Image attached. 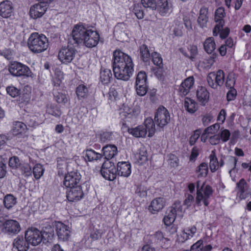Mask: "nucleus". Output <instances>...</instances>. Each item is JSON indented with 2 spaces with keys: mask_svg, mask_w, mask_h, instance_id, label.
I'll use <instances>...</instances> for the list:
<instances>
[{
  "mask_svg": "<svg viewBox=\"0 0 251 251\" xmlns=\"http://www.w3.org/2000/svg\"><path fill=\"white\" fill-rule=\"evenodd\" d=\"M19 168L20 169L22 175L25 176V177H28L31 175V167L28 164L23 163Z\"/></svg>",
  "mask_w": 251,
  "mask_h": 251,
  "instance_id": "37998d69",
  "label": "nucleus"
},
{
  "mask_svg": "<svg viewBox=\"0 0 251 251\" xmlns=\"http://www.w3.org/2000/svg\"><path fill=\"white\" fill-rule=\"evenodd\" d=\"M47 112L55 117H59L62 114V112L57 105H50L47 109Z\"/></svg>",
  "mask_w": 251,
  "mask_h": 251,
  "instance_id": "c03bdc74",
  "label": "nucleus"
},
{
  "mask_svg": "<svg viewBox=\"0 0 251 251\" xmlns=\"http://www.w3.org/2000/svg\"><path fill=\"white\" fill-rule=\"evenodd\" d=\"M202 249L203 241L200 240L191 246V250L189 251H202Z\"/></svg>",
  "mask_w": 251,
  "mask_h": 251,
  "instance_id": "774afa93",
  "label": "nucleus"
},
{
  "mask_svg": "<svg viewBox=\"0 0 251 251\" xmlns=\"http://www.w3.org/2000/svg\"><path fill=\"white\" fill-rule=\"evenodd\" d=\"M85 157L89 161L100 160L102 158V153L96 152L93 150H86L85 151Z\"/></svg>",
  "mask_w": 251,
  "mask_h": 251,
  "instance_id": "f704fd0d",
  "label": "nucleus"
},
{
  "mask_svg": "<svg viewBox=\"0 0 251 251\" xmlns=\"http://www.w3.org/2000/svg\"><path fill=\"white\" fill-rule=\"evenodd\" d=\"M44 169L43 166L40 164H37L33 169V174L36 179H39L43 175Z\"/></svg>",
  "mask_w": 251,
  "mask_h": 251,
  "instance_id": "8fccbe9b",
  "label": "nucleus"
},
{
  "mask_svg": "<svg viewBox=\"0 0 251 251\" xmlns=\"http://www.w3.org/2000/svg\"><path fill=\"white\" fill-rule=\"evenodd\" d=\"M76 50L72 47H63L58 53V58L62 63L68 64L75 58Z\"/></svg>",
  "mask_w": 251,
  "mask_h": 251,
  "instance_id": "39448f33",
  "label": "nucleus"
},
{
  "mask_svg": "<svg viewBox=\"0 0 251 251\" xmlns=\"http://www.w3.org/2000/svg\"><path fill=\"white\" fill-rule=\"evenodd\" d=\"M54 225L58 240L63 242L68 241L70 237V227L59 221L54 222Z\"/></svg>",
  "mask_w": 251,
  "mask_h": 251,
  "instance_id": "0eeeda50",
  "label": "nucleus"
},
{
  "mask_svg": "<svg viewBox=\"0 0 251 251\" xmlns=\"http://www.w3.org/2000/svg\"><path fill=\"white\" fill-rule=\"evenodd\" d=\"M112 75L110 70L107 69H101L100 73V80L103 84H108L110 82Z\"/></svg>",
  "mask_w": 251,
  "mask_h": 251,
  "instance_id": "473e14b6",
  "label": "nucleus"
},
{
  "mask_svg": "<svg viewBox=\"0 0 251 251\" xmlns=\"http://www.w3.org/2000/svg\"><path fill=\"white\" fill-rule=\"evenodd\" d=\"M25 236L29 244L34 246L39 245L43 241L41 232L35 227L28 228L25 233Z\"/></svg>",
  "mask_w": 251,
  "mask_h": 251,
  "instance_id": "423d86ee",
  "label": "nucleus"
},
{
  "mask_svg": "<svg viewBox=\"0 0 251 251\" xmlns=\"http://www.w3.org/2000/svg\"><path fill=\"white\" fill-rule=\"evenodd\" d=\"M237 162V158L235 157L229 156L227 158V162L226 163V165L228 166L229 168H231V169L229 171V174L231 175V173L233 171L236 166V164Z\"/></svg>",
  "mask_w": 251,
  "mask_h": 251,
  "instance_id": "de8ad7c7",
  "label": "nucleus"
},
{
  "mask_svg": "<svg viewBox=\"0 0 251 251\" xmlns=\"http://www.w3.org/2000/svg\"><path fill=\"white\" fill-rule=\"evenodd\" d=\"M147 75L145 72L140 71L138 73L136 79V84H147Z\"/></svg>",
  "mask_w": 251,
  "mask_h": 251,
  "instance_id": "603ef678",
  "label": "nucleus"
},
{
  "mask_svg": "<svg viewBox=\"0 0 251 251\" xmlns=\"http://www.w3.org/2000/svg\"><path fill=\"white\" fill-rule=\"evenodd\" d=\"M111 163L110 162H104L102 165L100 170V173L102 176L106 179L109 180H113L116 178L117 170L114 166L108 167V164Z\"/></svg>",
  "mask_w": 251,
  "mask_h": 251,
  "instance_id": "f8f14e48",
  "label": "nucleus"
},
{
  "mask_svg": "<svg viewBox=\"0 0 251 251\" xmlns=\"http://www.w3.org/2000/svg\"><path fill=\"white\" fill-rule=\"evenodd\" d=\"M128 132L136 138H144L146 136L145 126L139 125L134 128L127 127Z\"/></svg>",
  "mask_w": 251,
  "mask_h": 251,
  "instance_id": "b1692460",
  "label": "nucleus"
},
{
  "mask_svg": "<svg viewBox=\"0 0 251 251\" xmlns=\"http://www.w3.org/2000/svg\"><path fill=\"white\" fill-rule=\"evenodd\" d=\"M137 162L139 165H143L148 161L147 151L144 147L141 148L139 152L135 155Z\"/></svg>",
  "mask_w": 251,
  "mask_h": 251,
  "instance_id": "7c9ffc66",
  "label": "nucleus"
},
{
  "mask_svg": "<svg viewBox=\"0 0 251 251\" xmlns=\"http://www.w3.org/2000/svg\"><path fill=\"white\" fill-rule=\"evenodd\" d=\"M3 229L9 235L18 234L21 230L18 222L14 220H7L3 224Z\"/></svg>",
  "mask_w": 251,
  "mask_h": 251,
  "instance_id": "9b49d317",
  "label": "nucleus"
},
{
  "mask_svg": "<svg viewBox=\"0 0 251 251\" xmlns=\"http://www.w3.org/2000/svg\"><path fill=\"white\" fill-rule=\"evenodd\" d=\"M208 9L205 7H202L200 11V15L198 18V23L201 27L206 26L208 22V17L207 16Z\"/></svg>",
  "mask_w": 251,
  "mask_h": 251,
  "instance_id": "a878e982",
  "label": "nucleus"
},
{
  "mask_svg": "<svg viewBox=\"0 0 251 251\" xmlns=\"http://www.w3.org/2000/svg\"><path fill=\"white\" fill-rule=\"evenodd\" d=\"M29 242L23 236L18 235L13 242V248L18 251H27L29 249Z\"/></svg>",
  "mask_w": 251,
  "mask_h": 251,
  "instance_id": "6ab92c4d",
  "label": "nucleus"
},
{
  "mask_svg": "<svg viewBox=\"0 0 251 251\" xmlns=\"http://www.w3.org/2000/svg\"><path fill=\"white\" fill-rule=\"evenodd\" d=\"M198 100L202 105H205L209 99V93L205 87L198 86L196 90Z\"/></svg>",
  "mask_w": 251,
  "mask_h": 251,
  "instance_id": "aec40b11",
  "label": "nucleus"
},
{
  "mask_svg": "<svg viewBox=\"0 0 251 251\" xmlns=\"http://www.w3.org/2000/svg\"><path fill=\"white\" fill-rule=\"evenodd\" d=\"M57 76L52 78V83L54 87H59L62 81L63 77V73L61 72H58L56 74Z\"/></svg>",
  "mask_w": 251,
  "mask_h": 251,
  "instance_id": "052dcab7",
  "label": "nucleus"
},
{
  "mask_svg": "<svg viewBox=\"0 0 251 251\" xmlns=\"http://www.w3.org/2000/svg\"><path fill=\"white\" fill-rule=\"evenodd\" d=\"M8 70L11 75L16 77H32L33 75L27 66L17 61L10 64Z\"/></svg>",
  "mask_w": 251,
  "mask_h": 251,
  "instance_id": "7ed1b4c3",
  "label": "nucleus"
},
{
  "mask_svg": "<svg viewBox=\"0 0 251 251\" xmlns=\"http://www.w3.org/2000/svg\"><path fill=\"white\" fill-rule=\"evenodd\" d=\"M39 113L25 115L24 117V120L27 126L35 127L43 123V120L41 119Z\"/></svg>",
  "mask_w": 251,
  "mask_h": 251,
  "instance_id": "f3484780",
  "label": "nucleus"
},
{
  "mask_svg": "<svg viewBox=\"0 0 251 251\" xmlns=\"http://www.w3.org/2000/svg\"><path fill=\"white\" fill-rule=\"evenodd\" d=\"M89 30L82 25L78 24L75 25L72 32V36L74 41L73 44L78 45L82 44L85 35Z\"/></svg>",
  "mask_w": 251,
  "mask_h": 251,
  "instance_id": "6e6552de",
  "label": "nucleus"
},
{
  "mask_svg": "<svg viewBox=\"0 0 251 251\" xmlns=\"http://www.w3.org/2000/svg\"><path fill=\"white\" fill-rule=\"evenodd\" d=\"M139 50L141 59L144 62H148L151 56V54L148 46L145 44H142L140 47Z\"/></svg>",
  "mask_w": 251,
  "mask_h": 251,
  "instance_id": "e433bc0d",
  "label": "nucleus"
},
{
  "mask_svg": "<svg viewBox=\"0 0 251 251\" xmlns=\"http://www.w3.org/2000/svg\"><path fill=\"white\" fill-rule=\"evenodd\" d=\"M27 129V126L25 122L23 123L19 121H16L14 124L12 128L13 133L14 135H18L25 132Z\"/></svg>",
  "mask_w": 251,
  "mask_h": 251,
  "instance_id": "72a5a7b5",
  "label": "nucleus"
},
{
  "mask_svg": "<svg viewBox=\"0 0 251 251\" xmlns=\"http://www.w3.org/2000/svg\"><path fill=\"white\" fill-rule=\"evenodd\" d=\"M225 75L223 71L219 70L217 71L216 74H215V80L216 83L218 86H222L224 83Z\"/></svg>",
  "mask_w": 251,
  "mask_h": 251,
  "instance_id": "49530a36",
  "label": "nucleus"
},
{
  "mask_svg": "<svg viewBox=\"0 0 251 251\" xmlns=\"http://www.w3.org/2000/svg\"><path fill=\"white\" fill-rule=\"evenodd\" d=\"M6 91L12 97L15 98L20 95V90L14 86H8Z\"/></svg>",
  "mask_w": 251,
  "mask_h": 251,
  "instance_id": "69168bd1",
  "label": "nucleus"
},
{
  "mask_svg": "<svg viewBox=\"0 0 251 251\" xmlns=\"http://www.w3.org/2000/svg\"><path fill=\"white\" fill-rule=\"evenodd\" d=\"M214 79H215V73H210L207 77V80L208 82V83L211 88L214 89H217V85L215 82H214Z\"/></svg>",
  "mask_w": 251,
  "mask_h": 251,
  "instance_id": "338daca9",
  "label": "nucleus"
},
{
  "mask_svg": "<svg viewBox=\"0 0 251 251\" xmlns=\"http://www.w3.org/2000/svg\"><path fill=\"white\" fill-rule=\"evenodd\" d=\"M217 23V24L215 26L213 30V34L215 36H217L221 29H223V27L225 25L224 20L215 21Z\"/></svg>",
  "mask_w": 251,
  "mask_h": 251,
  "instance_id": "13d9d810",
  "label": "nucleus"
},
{
  "mask_svg": "<svg viewBox=\"0 0 251 251\" xmlns=\"http://www.w3.org/2000/svg\"><path fill=\"white\" fill-rule=\"evenodd\" d=\"M166 201L163 197H158L152 200L149 206V210L153 214H157L165 207Z\"/></svg>",
  "mask_w": 251,
  "mask_h": 251,
  "instance_id": "4468645a",
  "label": "nucleus"
},
{
  "mask_svg": "<svg viewBox=\"0 0 251 251\" xmlns=\"http://www.w3.org/2000/svg\"><path fill=\"white\" fill-rule=\"evenodd\" d=\"M152 71L153 72L154 75L158 79L160 80L163 79V73L164 72L163 66H159L158 68H153L152 69Z\"/></svg>",
  "mask_w": 251,
  "mask_h": 251,
  "instance_id": "5fc2aeb1",
  "label": "nucleus"
},
{
  "mask_svg": "<svg viewBox=\"0 0 251 251\" xmlns=\"http://www.w3.org/2000/svg\"><path fill=\"white\" fill-rule=\"evenodd\" d=\"M47 9V4L40 2L32 6L30 8L29 15L34 19L41 17Z\"/></svg>",
  "mask_w": 251,
  "mask_h": 251,
  "instance_id": "2eb2a0df",
  "label": "nucleus"
},
{
  "mask_svg": "<svg viewBox=\"0 0 251 251\" xmlns=\"http://www.w3.org/2000/svg\"><path fill=\"white\" fill-rule=\"evenodd\" d=\"M168 211L172 213L175 214L176 216L177 215H179L182 213L184 211L179 201H175L172 206L169 207L168 209Z\"/></svg>",
  "mask_w": 251,
  "mask_h": 251,
  "instance_id": "c9c22d12",
  "label": "nucleus"
},
{
  "mask_svg": "<svg viewBox=\"0 0 251 251\" xmlns=\"http://www.w3.org/2000/svg\"><path fill=\"white\" fill-rule=\"evenodd\" d=\"M55 100L59 103L65 104L68 101V99L65 94L57 93L54 95Z\"/></svg>",
  "mask_w": 251,
  "mask_h": 251,
  "instance_id": "6e6d98bb",
  "label": "nucleus"
},
{
  "mask_svg": "<svg viewBox=\"0 0 251 251\" xmlns=\"http://www.w3.org/2000/svg\"><path fill=\"white\" fill-rule=\"evenodd\" d=\"M208 172L207 164L204 162L201 163L196 170V172L198 173V177H205L207 176Z\"/></svg>",
  "mask_w": 251,
  "mask_h": 251,
  "instance_id": "a19ab883",
  "label": "nucleus"
},
{
  "mask_svg": "<svg viewBox=\"0 0 251 251\" xmlns=\"http://www.w3.org/2000/svg\"><path fill=\"white\" fill-rule=\"evenodd\" d=\"M83 197L80 185H76L70 188L67 192V198L69 201L76 202L81 200Z\"/></svg>",
  "mask_w": 251,
  "mask_h": 251,
  "instance_id": "ddd939ff",
  "label": "nucleus"
},
{
  "mask_svg": "<svg viewBox=\"0 0 251 251\" xmlns=\"http://www.w3.org/2000/svg\"><path fill=\"white\" fill-rule=\"evenodd\" d=\"M99 40V33L96 31L89 29L85 35L82 44L87 48H93L98 44Z\"/></svg>",
  "mask_w": 251,
  "mask_h": 251,
  "instance_id": "9d476101",
  "label": "nucleus"
},
{
  "mask_svg": "<svg viewBox=\"0 0 251 251\" xmlns=\"http://www.w3.org/2000/svg\"><path fill=\"white\" fill-rule=\"evenodd\" d=\"M119 176L128 177L131 174V165L128 162H119L116 169Z\"/></svg>",
  "mask_w": 251,
  "mask_h": 251,
  "instance_id": "4be33fe9",
  "label": "nucleus"
},
{
  "mask_svg": "<svg viewBox=\"0 0 251 251\" xmlns=\"http://www.w3.org/2000/svg\"><path fill=\"white\" fill-rule=\"evenodd\" d=\"M237 187L239 189L240 196L243 194L246 191L248 187V184L244 178H242L236 184Z\"/></svg>",
  "mask_w": 251,
  "mask_h": 251,
  "instance_id": "4d7b16f0",
  "label": "nucleus"
},
{
  "mask_svg": "<svg viewBox=\"0 0 251 251\" xmlns=\"http://www.w3.org/2000/svg\"><path fill=\"white\" fill-rule=\"evenodd\" d=\"M57 167L58 169V174L59 176H62L66 173V170L67 168V162L62 158H57Z\"/></svg>",
  "mask_w": 251,
  "mask_h": 251,
  "instance_id": "58836bf2",
  "label": "nucleus"
},
{
  "mask_svg": "<svg viewBox=\"0 0 251 251\" xmlns=\"http://www.w3.org/2000/svg\"><path fill=\"white\" fill-rule=\"evenodd\" d=\"M27 45L32 52L38 53L48 49L49 42L47 38L44 35L33 33L28 38Z\"/></svg>",
  "mask_w": 251,
  "mask_h": 251,
  "instance_id": "f03ea898",
  "label": "nucleus"
},
{
  "mask_svg": "<svg viewBox=\"0 0 251 251\" xmlns=\"http://www.w3.org/2000/svg\"><path fill=\"white\" fill-rule=\"evenodd\" d=\"M141 3L145 7L150 8L152 10L156 9V3L155 0H141Z\"/></svg>",
  "mask_w": 251,
  "mask_h": 251,
  "instance_id": "e2e57ef3",
  "label": "nucleus"
},
{
  "mask_svg": "<svg viewBox=\"0 0 251 251\" xmlns=\"http://www.w3.org/2000/svg\"><path fill=\"white\" fill-rule=\"evenodd\" d=\"M76 94L78 99H84L86 98L88 93L87 87L84 84L78 85L76 89Z\"/></svg>",
  "mask_w": 251,
  "mask_h": 251,
  "instance_id": "ea45409f",
  "label": "nucleus"
},
{
  "mask_svg": "<svg viewBox=\"0 0 251 251\" xmlns=\"http://www.w3.org/2000/svg\"><path fill=\"white\" fill-rule=\"evenodd\" d=\"M22 164V163L17 156L9 157V166L10 168L16 169L20 168Z\"/></svg>",
  "mask_w": 251,
  "mask_h": 251,
  "instance_id": "79ce46f5",
  "label": "nucleus"
},
{
  "mask_svg": "<svg viewBox=\"0 0 251 251\" xmlns=\"http://www.w3.org/2000/svg\"><path fill=\"white\" fill-rule=\"evenodd\" d=\"M113 71L118 79L127 81L133 72L134 64L131 57L120 50L113 52Z\"/></svg>",
  "mask_w": 251,
  "mask_h": 251,
  "instance_id": "f257e3e1",
  "label": "nucleus"
},
{
  "mask_svg": "<svg viewBox=\"0 0 251 251\" xmlns=\"http://www.w3.org/2000/svg\"><path fill=\"white\" fill-rule=\"evenodd\" d=\"M213 192V190L210 185H206L204 186L202 190L201 191L202 198L199 199V201H198L197 196L196 198V204L200 206L201 205V201H202L204 205L207 206L209 204V199L212 196Z\"/></svg>",
  "mask_w": 251,
  "mask_h": 251,
  "instance_id": "dca6fc26",
  "label": "nucleus"
},
{
  "mask_svg": "<svg viewBox=\"0 0 251 251\" xmlns=\"http://www.w3.org/2000/svg\"><path fill=\"white\" fill-rule=\"evenodd\" d=\"M166 214L163 219V222L166 226H169L175 221L176 216L175 214L168 211V210L166 211Z\"/></svg>",
  "mask_w": 251,
  "mask_h": 251,
  "instance_id": "a18cd8bd",
  "label": "nucleus"
},
{
  "mask_svg": "<svg viewBox=\"0 0 251 251\" xmlns=\"http://www.w3.org/2000/svg\"><path fill=\"white\" fill-rule=\"evenodd\" d=\"M42 237L44 243L49 242L51 240L54 236L53 228L50 225H48L43 227L41 231Z\"/></svg>",
  "mask_w": 251,
  "mask_h": 251,
  "instance_id": "393cba45",
  "label": "nucleus"
},
{
  "mask_svg": "<svg viewBox=\"0 0 251 251\" xmlns=\"http://www.w3.org/2000/svg\"><path fill=\"white\" fill-rule=\"evenodd\" d=\"M209 158L210 169L212 172H215L218 169L219 167V162L216 156L215 150L211 151V153L209 156Z\"/></svg>",
  "mask_w": 251,
  "mask_h": 251,
  "instance_id": "4c0bfd02",
  "label": "nucleus"
},
{
  "mask_svg": "<svg viewBox=\"0 0 251 251\" xmlns=\"http://www.w3.org/2000/svg\"><path fill=\"white\" fill-rule=\"evenodd\" d=\"M13 12L12 2L5 0L0 3V15L4 18L10 17Z\"/></svg>",
  "mask_w": 251,
  "mask_h": 251,
  "instance_id": "412c9836",
  "label": "nucleus"
},
{
  "mask_svg": "<svg viewBox=\"0 0 251 251\" xmlns=\"http://www.w3.org/2000/svg\"><path fill=\"white\" fill-rule=\"evenodd\" d=\"M154 119L157 126L162 128L170 122V115L168 110L161 105L156 110Z\"/></svg>",
  "mask_w": 251,
  "mask_h": 251,
  "instance_id": "20e7f679",
  "label": "nucleus"
},
{
  "mask_svg": "<svg viewBox=\"0 0 251 251\" xmlns=\"http://www.w3.org/2000/svg\"><path fill=\"white\" fill-rule=\"evenodd\" d=\"M220 135V140L223 142H227L230 136V132L227 129H224L218 134Z\"/></svg>",
  "mask_w": 251,
  "mask_h": 251,
  "instance_id": "0e129e2a",
  "label": "nucleus"
},
{
  "mask_svg": "<svg viewBox=\"0 0 251 251\" xmlns=\"http://www.w3.org/2000/svg\"><path fill=\"white\" fill-rule=\"evenodd\" d=\"M10 152L7 151L3 155H0V178H3L6 173V164L9 157Z\"/></svg>",
  "mask_w": 251,
  "mask_h": 251,
  "instance_id": "cd10ccee",
  "label": "nucleus"
},
{
  "mask_svg": "<svg viewBox=\"0 0 251 251\" xmlns=\"http://www.w3.org/2000/svg\"><path fill=\"white\" fill-rule=\"evenodd\" d=\"M81 176L77 171H74L70 172L66 175L64 177L63 184L68 188L75 187L78 185Z\"/></svg>",
  "mask_w": 251,
  "mask_h": 251,
  "instance_id": "1a4fd4ad",
  "label": "nucleus"
},
{
  "mask_svg": "<svg viewBox=\"0 0 251 251\" xmlns=\"http://www.w3.org/2000/svg\"><path fill=\"white\" fill-rule=\"evenodd\" d=\"M226 15L225 9L223 7L218 8L215 11V21H218V20L222 21L224 20V18Z\"/></svg>",
  "mask_w": 251,
  "mask_h": 251,
  "instance_id": "864d4df0",
  "label": "nucleus"
},
{
  "mask_svg": "<svg viewBox=\"0 0 251 251\" xmlns=\"http://www.w3.org/2000/svg\"><path fill=\"white\" fill-rule=\"evenodd\" d=\"M136 91L138 95L140 96H145L148 91L147 84H136Z\"/></svg>",
  "mask_w": 251,
  "mask_h": 251,
  "instance_id": "3c124183",
  "label": "nucleus"
},
{
  "mask_svg": "<svg viewBox=\"0 0 251 251\" xmlns=\"http://www.w3.org/2000/svg\"><path fill=\"white\" fill-rule=\"evenodd\" d=\"M152 61L153 63L157 67L163 66L162 58L161 55L157 52H153L151 53Z\"/></svg>",
  "mask_w": 251,
  "mask_h": 251,
  "instance_id": "09e8293b",
  "label": "nucleus"
},
{
  "mask_svg": "<svg viewBox=\"0 0 251 251\" xmlns=\"http://www.w3.org/2000/svg\"><path fill=\"white\" fill-rule=\"evenodd\" d=\"M156 9L160 15L164 16L173 11L172 2L168 0H158L156 3Z\"/></svg>",
  "mask_w": 251,
  "mask_h": 251,
  "instance_id": "a211bd4d",
  "label": "nucleus"
},
{
  "mask_svg": "<svg viewBox=\"0 0 251 251\" xmlns=\"http://www.w3.org/2000/svg\"><path fill=\"white\" fill-rule=\"evenodd\" d=\"M184 106L185 109L190 113H194L198 109L197 102L194 100L188 98H185Z\"/></svg>",
  "mask_w": 251,
  "mask_h": 251,
  "instance_id": "c85d7f7f",
  "label": "nucleus"
},
{
  "mask_svg": "<svg viewBox=\"0 0 251 251\" xmlns=\"http://www.w3.org/2000/svg\"><path fill=\"white\" fill-rule=\"evenodd\" d=\"M204 49L208 54H211L216 49V44L213 37L207 38L203 43Z\"/></svg>",
  "mask_w": 251,
  "mask_h": 251,
  "instance_id": "2f4dec72",
  "label": "nucleus"
},
{
  "mask_svg": "<svg viewBox=\"0 0 251 251\" xmlns=\"http://www.w3.org/2000/svg\"><path fill=\"white\" fill-rule=\"evenodd\" d=\"M235 83V80L234 77V75L229 74L226 78V86L227 88L233 89Z\"/></svg>",
  "mask_w": 251,
  "mask_h": 251,
  "instance_id": "bf43d9fd",
  "label": "nucleus"
},
{
  "mask_svg": "<svg viewBox=\"0 0 251 251\" xmlns=\"http://www.w3.org/2000/svg\"><path fill=\"white\" fill-rule=\"evenodd\" d=\"M154 123L155 122L152 118H148L145 120L144 124L142 125V126H145V127L146 134L147 133V131L149 132V137H152L155 133V126Z\"/></svg>",
  "mask_w": 251,
  "mask_h": 251,
  "instance_id": "bb28decb",
  "label": "nucleus"
},
{
  "mask_svg": "<svg viewBox=\"0 0 251 251\" xmlns=\"http://www.w3.org/2000/svg\"><path fill=\"white\" fill-rule=\"evenodd\" d=\"M102 157L106 160H110L117 155V148L114 145H107L102 149Z\"/></svg>",
  "mask_w": 251,
  "mask_h": 251,
  "instance_id": "5701e85b",
  "label": "nucleus"
},
{
  "mask_svg": "<svg viewBox=\"0 0 251 251\" xmlns=\"http://www.w3.org/2000/svg\"><path fill=\"white\" fill-rule=\"evenodd\" d=\"M3 205L7 209H11L17 203V198L12 194H7L3 200Z\"/></svg>",
  "mask_w": 251,
  "mask_h": 251,
  "instance_id": "c756f323",
  "label": "nucleus"
},
{
  "mask_svg": "<svg viewBox=\"0 0 251 251\" xmlns=\"http://www.w3.org/2000/svg\"><path fill=\"white\" fill-rule=\"evenodd\" d=\"M132 12L138 19H142L144 18L143 11L139 5H135L133 8Z\"/></svg>",
  "mask_w": 251,
  "mask_h": 251,
  "instance_id": "680f3d73",
  "label": "nucleus"
}]
</instances>
